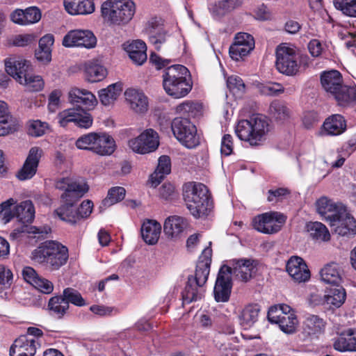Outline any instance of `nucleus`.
Wrapping results in <instances>:
<instances>
[{
  "label": "nucleus",
  "instance_id": "f257e3e1",
  "mask_svg": "<svg viewBox=\"0 0 356 356\" xmlns=\"http://www.w3.org/2000/svg\"><path fill=\"white\" fill-rule=\"evenodd\" d=\"M56 188L63 191L61 198L64 204L55 210V214L63 221L75 223L77 218L74 203L88 191V186L83 181L64 177L56 181Z\"/></svg>",
  "mask_w": 356,
  "mask_h": 356
},
{
  "label": "nucleus",
  "instance_id": "f03ea898",
  "mask_svg": "<svg viewBox=\"0 0 356 356\" xmlns=\"http://www.w3.org/2000/svg\"><path fill=\"white\" fill-rule=\"evenodd\" d=\"M270 131L269 120L261 114H254L248 119L239 120L235 127L237 137L252 147L263 145Z\"/></svg>",
  "mask_w": 356,
  "mask_h": 356
},
{
  "label": "nucleus",
  "instance_id": "7ed1b4c3",
  "mask_svg": "<svg viewBox=\"0 0 356 356\" xmlns=\"http://www.w3.org/2000/svg\"><path fill=\"white\" fill-rule=\"evenodd\" d=\"M183 195L190 213L196 218L207 217L213 202L207 187L198 182H188L183 186Z\"/></svg>",
  "mask_w": 356,
  "mask_h": 356
},
{
  "label": "nucleus",
  "instance_id": "20e7f679",
  "mask_svg": "<svg viewBox=\"0 0 356 356\" xmlns=\"http://www.w3.org/2000/svg\"><path fill=\"white\" fill-rule=\"evenodd\" d=\"M188 70L181 65L166 68L163 74V86L166 93L175 98L186 96L192 89Z\"/></svg>",
  "mask_w": 356,
  "mask_h": 356
},
{
  "label": "nucleus",
  "instance_id": "39448f33",
  "mask_svg": "<svg viewBox=\"0 0 356 356\" xmlns=\"http://www.w3.org/2000/svg\"><path fill=\"white\" fill-rule=\"evenodd\" d=\"M68 249L61 243L49 241L43 243L32 252L35 261L45 264L52 270H58L68 259Z\"/></svg>",
  "mask_w": 356,
  "mask_h": 356
},
{
  "label": "nucleus",
  "instance_id": "423d86ee",
  "mask_svg": "<svg viewBox=\"0 0 356 356\" xmlns=\"http://www.w3.org/2000/svg\"><path fill=\"white\" fill-rule=\"evenodd\" d=\"M323 88L332 94L338 104L348 106L356 102V87L342 85V76L337 70L324 72L321 76Z\"/></svg>",
  "mask_w": 356,
  "mask_h": 356
},
{
  "label": "nucleus",
  "instance_id": "0eeeda50",
  "mask_svg": "<svg viewBox=\"0 0 356 356\" xmlns=\"http://www.w3.org/2000/svg\"><path fill=\"white\" fill-rule=\"evenodd\" d=\"M136 6L131 0H107L102 6V15L110 24L122 25L134 17Z\"/></svg>",
  "mask_w": 356,
  "mask_h": 356
},
{
  "label": "nucleus",
  "instance_id": "6e6552de",
  "mask_svg": "<svg viewBox=\"0 0 356 356\" xmlns=\"http://www.w3.org/2000/svg\"><path fill=\"white\" fill-rule=\"evenodd\" d=\"M277 70L282 74L293 76L300 70V56L296 47L290 44L282 43L278 45L275 51Z\"/></svg>",
  "mask_w": 356,
  "mask_h": 356
},
{
  "label": "nucleus",
  "instance_id": "1a4fd4ad",
  "mask_svg": "<svg viewBox=\"0 0 356 356\" xmlns=\"http://www.w3.org/2000/svg\"><path fill=\"white\" fill-rule=\"evenodd\" d=\"M210 272V267L207 264H197L194 275L188 278L187 284L182 293L184 303L189 304L200 299L203 295L202 287L207 281Z\"/></svg>",
  "mask_w": 356,
  "mask_h": 356
},
{
  "label": "nucleus",
  "instance_id": "9d476101",
  "mask_svg": "<svg viewBox=\"0 0 356 356\" xmlns=\"http://www.w3.org/2000/svg\"><path fill=\"white\" fill-rule=\"evenodd\" d=\"M175 138L185 147L191 149L199 144L196 127L187 118H176L171 123Z\"/></svg>",
  "mask_w": 356,
  "mask_h": 356
},
{
  "label": "nucleus",
  "instance_id": "9b49d317",
  "mask_svg": "<svg viewBox=\"0 0 356 356\" xmlns=\"http://www.w3.org/2000/svg\"><path fill=\"white\" fill-rule=\"evenodd\" d=\"M285 222L284 215L270 211L255 216L252 220V226L261 233L272 234L278 232Z\"/></svg>",
  "mask_w": 356,
  "mask_h": 356
},
{
  "label": "nucleus",
  "instance_id": "f8f14e48",
  "mask_svg": "<svg viewBox=\"0 0 356 356\" xmlns=\"http://www.w3.org/2000/svg\"><path fill=\"white\" fill-rule=\"evenodd\" d=\"M159 145V135L152 129H147L138 137L129 140V147L138 154H145L155 151Z\"/></svg>",
  "mask_w": 356,
  "mask_h": 356
},
{
  "label": "nucleus",
  "instance_id": "ddd939ff",
  "mask_svg": "<svg viewBox=\"0 0 356 356\" xmlns=\"http://www.w3.org/2000/svg\"><path fill=\"white\" fill-rule=\"evenodd\" d=\"M58 118L61 127H66L69 123L73 122L79 127L88 129L93 122L90 113L80 107L65 109L59 113Z\"/></svg>",
  "mask_w": 356,
  "mask_h": 356
},
{
  "label": "nucleus",
  "instance_id": "4468645a",
  "mask_svg": "<svg viewBox=\"0 0 356 356\" xmlns=\"http://www.w3.org/2000/svg\"><path fill=\"white\" fill-rule=\"evenodd\" d=\"M97 39L91 31L75 29L69 31L63 38V45L66 47H81L91 49L95 47Z\"/></svg>",
  "mask_w": 356,
  "mask_h": 356
},
{
  "label": "nucleus",
  "instance_id": "2eb2a0df",
  "mask_svg": "<svg viewBox=\"0 0 356 356\" xmlns=\"http://www.w3.org/2000/svg\"><path fill=\"white\" fill-rule=\"evenodd\" d=\"M254 38L247 33H238L230 46L229 53L232 59L236 61L243 60L254 49Z\"/></svg>",
  "mask_w": 356,
  "mask_h": 356
},
{
  "label": "nucleus",
  "instance_id": "dca6fc26",
  "mask_svg": "<svg viewBox=\"0 0 356 356\" xmlns=\"http://www.w3.org/2000/svg\"><path fill=\"white\" fill-rule=\"evenodd\" d=\"M316 212L321 217L330 223L335 222L338 215L345 213L346 207L340 202H335L325 196L318 198L315 202Z\"/></svg>",
  "mask_w": 356,
  "mask_h": 356
},
{
  "label": "nucleus",
  "instance_id": "f3484780",
  "mask_svg": "<svg viewBox=\"0 0 356 356\" xmlns=\"http://www.w3.org/2000/svg\"><path fill=\"white\" fill-rule=\"evenodd\" d=\"M229 270L228 267H222L219 270L213 289L216 302H225L229 299L232 287Z\"/></svg>",
  "mask_w": 356,
  "mask_h": 356
},
{
  "label": "nucleus",
  "instance_id": "a211bd4d",
  "mask_svg": "<svg viewBox=\"0 0 356 356\" xmlns=\"http://www.w3.org/2000/svg\"><path fill=\"white\" fill-rule=\"evenodd\" d=\"M188 226L186 218L179 216L168 217L163 224V232L166 238L172 241H178L184 235Z\"/></svg>",
  "mask_w": 356,
  "mask_h": 356
},
{
  "label": "nucleus",
  "instance_id": "6ab92c4d",
  "mask_svg": "<svg viewBox=\"0 0 356 356\" xmlns=\"http://www.w3.org/2000/svg\"><path fill=\"white\" fill-rule=\"evenodd\" d=\"M268 319L271 323L278 325L280 330L286 334L294 333L298 325V321L294 313L286 315L275 310H268Z\"/></svg>",
  "mask_w": 356,
  "mask_h": 356
},
{
  "label": "nucleus",
  "instance_id": "aec40b11",
  "mask_svg": "<svg viewBox=\"0 0 356 356\" xmlns=\"http://www.w3.org/2000/svg\"><path fill=\"white\" fill-rule=\"evenodd\" d=\"M39 341L27 335H22L16 339L10 349V356H34Z\"/></svg>",
  "mask_w": 356,
  "mask_h": 356
},
{
  "label": "nucleus",
  "instance_id": "412c9836",
  "mask_svg": "<svg viewBox=\"0 0 356 356\" xmlns=\"http://www.w3.org/2000/svg\"><path fill=\"white\" fill-rule=\"evenodd\" d=\"M124 97L130 109L138 114H144L149 109V99L140 90L128 88L124 92Z\"/></svg>",
  "mask_w": 356,
  "mask_h": 356
},
{
  "label": "nucleus",
  "instance_id": "4be33fe9",
  "mask_svg": "<svg viewBox=\"0 0 356 356\" xmlns=\"http://www.w3.org/2000/svg\"><path fill=\"white\" fill-rule=\"evenodd\" d=\"M286 268L289 275L298 283L305 282L310 278V270L305 261L300 257H291L286 263Z\"/></svg>",
  "mask_w": 356,
  "mask_h": 356
},
{
  "label": "nucleus",
  "instance_id": "5701e85b",
  "mask_svg": "<svg viewBox=\"0 0 356 356\" xmlns=\"http://www.w3.org/2000/svg\"><path fill=\"white\" fill-rule=\"evenodd\" d=\"M43 151L39 147H33L29 149L24 163L18 173L20 180L29 179L35 175Z\"/></svg>",
  "mask_w": 356,
  "mask_h": 356
},
{
  "label": "nucleus",
  "instance_id": "b1692460",
  "mask_svg": "<svg viewBox=\"0 0 356 356\" xmlns=\"http://www.w3.org/2000/svg\"><path fill=\"white\" fill-rule=\"evenodd\" d=\"M229 265L223 267L229 268L230 275L233 273L243 281L250 280L255 272L256 262L250 259H232Z\"/></svg>",
  "mask_w": 356,
  "mask_h": 356
},
{
  "label": "nucleus",
  "instance_id": "393cba45",
  "mask_svg": "<svg viewBox=\"0 0 356 356\" xmlns=\"http://www.w3.org/2000/svg\"><path fill=\"white\" fill-rule=\"evenodd\" d=\"M346 129L344 118L339 114H334L325 119L321 126L319 135L322 136H336L343 134Z\"/></svg>",
  "mask_w": 356,
  "mask_h": 356
},
{
  "label": "nucleus",
  "instance_id": "a878e982",
  "mask_svg": "<svg viewBox=\"0 0 356 356\" xmlns=\"http://www.w3.org/2000/svg\"><path fill=\"white\" fill-rule=\"evenodd\" d=\"M330 225L334 227V232L341 236H354L356 234V221L345 209V213L338 215Z\"/></svg>",
  "mask_w": 356,
  "mask_h": 356
},
{
  "label": "nucleus",
  "instance_id": "bb28decb",
  "mask_svg": "<svg viewBox=\"0 0 356 356\" xmlns=\"http://www.w3.org/2000/svg\"><path fill=\"white\" fill-rule=\"evenodd\" d=\"M69 100L72 104H81L88 111L93 110L98 103L93 93L78 88H72L69 92Z\"/></svg>",
  "mask_w": 356,
  "mask_h": 356
},
{
  "label": "nucleus",
  "instance_id": "cd10ccee",
  "mask_svg": "<svg viewBox=\"0 0 356 356\" xmlns=\"http://www.w3.org/2000/svg\"><path fill=\"white\" fill-rule=\"evenodd\" d=\"M325 321L318 315L308 314L302 323V332L309 337H318L325 330Z\"/></svg>",
  "mask_w": 356,
  "mask_h": 356
},
{
  "label": "nucleus",
  "instance_id": "c85d7f7f",
  "mask_svg": "<svg viewBox=\"0 0 356 356\" xmlns=\"http://www.w3.org/2000/svg\"><path fill=\"white\" fill-rule=\"evenodd\" d=\"M29 62L20 57L11 56L5 60L6 72L17 82L19 77H23L24 74L29 70Z\"/></svg>",
  "mask_w": 356,
  "mask_h": 356
},
{
  "label": "nucleus",
  "instance_id": "c756f323",
  "mask_svg": "<svg viewBox=\"0 0 356 356\" xmlns=\"http://www.w3.org/2000/svg\"><path fill=\"white\" fill-rule=\"evenodd\" d=\"M64 6L72 15H88L95 11L94 0H64Z\"/></svg>",
  "mask_w": 356,
  "mask_h": 356
},
{
  "label": "nucleus",
  "instance_id": "7c9ffc66",
  "mask_svg": "<svg viewBox=\"0 0 356 356\" xmlns=\"http://www.w3.org/2000/svg\"><path fill=\"white\" fill-rule=\"evenodd\" d=\"M335 350L346 351H356V328H350L341 333L334 342Z\"/></svg>",
  "mask_w": 356,
  "mask_h": 356
},
{
  "label": "nucleus",
  "instance_id": "2f4dec72",
  "mask_svg": "<svg viewBox=\"0 0 356 356\" xmlns=\"http://www.w3.org/2000/svg\"><path fill=\"white\" fill-rule=\"evenodd\" d=\"M161 233V225L155 220H146L141 227L143 239L149 245L156 244Z\"/></svg>",
  "mask_w": 356,
  "mask_h": 356
},
{
  "label": "nucleus",
  "instance_id": "473e14b6",
  "mask_svg": "<svg viewBox=\"0 0 356 356\" xmlns=\"http://www.w3.org/2000/svg\"><path fill=\"white\" fill-rule=\"evenodd\" d=\"M124 50L136 64L140 65L147 60V47L142 40H134L124 44Z\"/></svg>",
  "mask_w": 356,
  "mask_h": 356
},
{
  "label": "nucleus",
  "instance_id": "72a5a7b5",
  "mask_svg": "<svg viewBox=\"0 0 356 356\" xmlns=\"http://www.w3.org/2000/svg\"><path fill=\"white\" fill-rule=\"evenodd\" d=\"M259 312V306L257 304L245 305L238 315L241 326L244 330H248L252 327L258 320Z\"/></svg>",
  "mask_w": 356,
  "mask_h": 356
},
{
  "label": "nucleus",
  "instance_id": "f704fd0d",
  "mask_svg": "<svg viewBox=\"0 0 356 356\" xmlns=\"http://www.w3.org/2000/svg\"><path fill=\"white\" fill-rule=\"evenodd\" d=\"M171 171V161L168 156L163 155L159 157L158 165L155 171L151 175L149 184L152 187H156L163 179L165 175Z\"/></svg>",
  "mask_w": 356,
  "mask_h": 356
},
{
  "label": "nucleus",
  "instance_id": "c9c22d12",
  "mask_svg": "<svg viewBox=\"0 0 356 356\" xmlns=\"http://www.w3.org/2000/svg\"><path fill=\"white\" fill-rule=\"evenodd\" d=\"M107 75V70L97 60L88 62L85 65V77L90 83L104 80Z\"/></svg>",
  "mask_w": 356,
  "mask_h": 356
},
{
  "label": "nucleus",
  "instance_id": "e433bc0d",
  "mask_svg": "<svg viewBox=\"0 0 356 356\" xmlns=\"http://www.w3.org/2000/svg\"><path fill=\"white\" fill-rule=\"evenodd\" d=\"M115 149L113 138L106 133H97L94 153L101 155H111Z\"/></svg>",
  "mask_w": 356,
  "mask_h": 356
},
{
  "label": "nucleus",
  "instance_id": "4c0bfd02",
  "mask_svg": "<svg viewBox=\"0 0 356 356\" xmlns=\"http://www.w3.org/2000/svg\"><path fill=\"white\" fill-rule=\"evenodd\" d=\"M122 90V84L117 82L109 85L98 92L100 102L104 106H109L114 103Z\"/></svg>",
  "mask_w": 356,
  "mask_h": 356
},
{
  "label": "nucleus",
  "instance_id": "58836bf2",
  "mask_svg": "<svg viewBox=\"0 0 356 356\" xmlns=\"http://www.w3.org/2000/svg\"><path fill=\"white\" fill-rule=\"evenodd\" d=\"M54 38L51 34L44 35L39 41V48L35 52V57L38 60L49 62L51 57V47Z\"/></svg>",
  "mask_w": 356,
  "mask_h": 356
},
{
  "label": "nucleus",
  "instance_id": "ea45409f",
  "mask_svg": "<svg viewBox=\"0 0 356 356\" xmlns=\"http://www.w3.org/2000/svg\"><path fill=\"white\" fill-rule=\"evenodd\" d=\"M309 236L318 241L326 242L330 239V234L325 225L320 222H309L306 225Z\"/></svg>",
  "mask_w": 356,
  "mask_h": 356
},
{
  "label": "nucleus",
  "instance_id": "a19ab883",
  "mask_svg": "<svg viewBox=\"0 0 356 356\" xmlns=\"http://www.w3.org/2000/svg\"><path fill=\"white\" fill-rule=\"evenodd\" d=\"M15 217L22 223H29L35 217V209L31 201L26 200L15 207Z\"/></svg>",
  "mask_w": 356,
  "mask_h": 356
},
{
  "label": "nucleus",
  "instance_id": "79ce46f5",
  "mask_svg": "<svg viewBox=\"0 0 356 356\" xmlns=\"http://www.w3.org/2000/svg\"><path fill=\"white\" fill-rule=\"evenodd\" d=\"M202 105L198 102L185 101L175 108L177 114L186 118H196L202 113Z\"/></svg>",
  "mask_w": 356,
  "mask_h": 356
},
{
  "label": "nucleus",
  "instance_id": "37998d69",
  "mask_svg": "<svg viewBox=\"0 0 356 356\" xmlns=\"http://www.w3.org/2000/svg\"><path fill=\"white\" fill-rule=\"evenodd\" d=\"M18 83L23 85L26 89L31 92H38L43 89L44 82L42 78L29 72L24 74L23 77H19Z\"/></svg>",
  "mask_w": 356,
  "mask_h": 356
},
{
  "label": "nucleus",
  "instance_id": "c03bdc74",
  "mask_svg": "<svg viewBox=\"0 0 356 356\" xmlns=\"http://www.w3.org/2000/svg\"><path fill=\"white\" fill-rule=\"evenodd\" d=\"M269 114L275 120L284 122L291 116V111L285 103L280 100H274L269 107Z\"/></svg>",
  "mask_w": 356,
  "mask_h": 356
},
{
  "label": "nucleus",
  "instance_id": "a18cd8bd",
  "mask_svg": "<svg viewBox=\"0 0 356 356\" xmlns=\"http://www.w3.org/2000/svg\"><path fill=\"white\" fill-rule=\"evenodd\" d=\"M320 276L322 282L330 284H338L341 280L338 266L335 263L326 264L321 270Z\"/></svg>",
  "mask_w": 356,
  "mask_h": 356
},
{
  "label": "nucleus",
  "instance_id": "49530a36",
  "mask_svg": "<svg viewBox=\"0 0 356 356\" xmlns=\"http://www.w3.org/2000/svg\"><path fill=\"white\" fill-rule=\"evenodd\" d=\"M346 298L345 289L341 286H337L330 289L325 294V304L338 308L344 303Z\"/></svg>",
  "mask_w": 356,
  "mask_h": 356
},
{
  "label": "nucleus",
  "instance_id": "de8ad7c7",
  "mask_svg": "<svg viewBox=\"0 0 356 356\" xmlns=\"http://www.w3.org/2000/svg\"><path fill=\"white\" fill-rule=\"evenodd\" d=\"M48 308L51 315L60 318L68 310L69 305L63 296H54L49 300Z\"/></svg>",
  "mask_w": 356,
  "mask_h": 356
},
{
  "label": "nucleus",
  "instance_id": "09e8293b",
  "mask_svg": "<svg viewBox=\"0 0 356 356\" xmlns=\"http://www.w3.org/2000/svg\"><path fill=\"white\" fill-rule=\"evenodd\" d=\"M97 133L90 132L80 136L75 143L76 147L79 149L89 150L94 152Z\"/></svg>",
  "mask_w": 356,
  "mask_h": 356
},
{
  "label": "nucleus",
  "instance_id": "8fccbe9b",
  "mask_svg": "<svg viewBox=\"0 0 356 356\" xmlns=\"http://www.w3.org/2000/svg\"><path fill=\"white\" fill-rule=\"evenodd\" d=\"M62 296L68 305L70 303L77 307H83L87 305L81 294L74 289H65Z\"/></svg>",
  "mask_w": 356,
  "mask_h": 356
},
{
  "label": "nucleus",
  "instance_id": "3c124183",
  "mask_svg": "<svg viewBox=\"0 0 356 356\" xmlns=\"http://www.w3.org/2000/svg\"><path fill=\"white\" fill-rule=\"evenodd\" d=\"M49 129V126L46 122L35 120H30L28 122V134L33 137H40L43 136Z\"/></svg>",
  "mask_w": 356,
  "mask_h": 356
},
{
  "label": "nucleus",
  "instance_id": "603ef678",
  "mask_svg": "<svg viewBox=\"0 0 356 356\" xmlns=\"http://www.w3.org/2000/svg\"><path fill=\"white\" fill-rule=\"evenodd\" d=\"M259 92L267 96H277L284 92V88L282 84L276 82H268L258 85Z\"/></svg>",
  "mask_w": 356,
  "mask_h": 356
},
{
  "label": "nucleus",
  "instance_id": "864d4df0",
  "mask_svg": "<svg viewBox=\"0 0 356 356\" xmlns=\"http://www.w3.org/2000/svg\"><path fill=\"white\" fill-rule=\"evenodd\" d=\"M126 191L123 187L116 186L111 188L108 193L107 197L103 201L104 206H110L118 203L124 198Z\"/></svg>",
  "mask_w": 356,
  "mask_h": 356
},
{
  "label": "nucleus",
  "instance_id": "5fc2aeb1",
  "mask_svg": "<svg viewBox=\"0 0 356 356\" xmlns=\"http://www.w3.org/2000/svg\"><path fill=\"white\" fill-rule=\"evenodd\" d=\"M335 7L350 17H356V0H334Z\"/></svg>",
  "mask_w": 356,
  "mask_h": 356
},
{
  "label": "nucleus",
  "instance_id": "6e6d98bb",
  "mask_svg": "<svg viewBox=\"0 0 356 356\" xmlns=\"http://www.w3.org/2000/svg\"><path fill=\"white\" fill-rule=\"evenodd\" d=\"M15 203V201L13 198H10L1 203L0 205V216L4 223H8L13 218L15 217V210L13 211L11 209V207Z\"/></svg>",
  "mask_w": 356,
  "mask_h": 356
},
{
  "label": "nucleus",
  "instance_id": "4d7b16f0",
  "mask_svg": "<svg viewBox=\"0 0 356 356\" xmlns=\"http://www.w3.org/2000/svg\"><path fill=\"white\" fill-rule=\"evenodd\" d=\"M227 88L233 93H242L245 90L243 81L237 75H232L227 79Z\"/></svg>",
  "mask_w": 356,
  "mask_h": 356
},
{
  "label": "nucleus",
  "instance_id": "13d9d810",
  "mask_svg": "<svg viewBox=\"0 0 356 356\" xmlns=\"http://www.w3.org/2000/svg\"><path fill=\"white\" fill-rule=\"evenodd\" d=\"M24 12V26L35 24L41 19L40 10L36 7L27 8Z\"/></svg>",
  "mask_w": 356,
  "mask_h": 356
},
{
  "label": "nucleus",
  "instance_id": "bf43d9fd",
  "mask_svg": "<svg viewBox=\"0 0 356 356\" xmlns=\"http://www.w3.org/2000/svg\"><path fill=\"white\" fill-rule=\"evenodd\" d=\"M209 10L213 17L216 19L223 16L229 12L226 2H223L222 0L210 3Z\"/></svg>",
  "mask_w": 356,
  "mask_h": 356
},
{
  "label": "nucleus",
  "instance_id": "052dcab7",
  "mask_svg": "<svg viewBox=\"0 0 356 356\" xmlns=\"http://www.w3.org/2000/svg\"><path fill=\"white\" fill-rule=\"evenodd\" d=\"M13 273L5 266L0 265V289H5L12 284Z\"/></svg>",
  "mask_w": 356,
  "mask_h": 356
},
{
  "label": "nucleus",
  "instance_id": "680f3d73",
  "mask_svg": "<svg viewBox=\"0 0 356 356\" xmlns=\"http://www.w3.org/2000/svg\"><path fill=\"white\" fill-rule=\"evenodd\" d=\"M33 286L42 293L46 294L51 293L54 289V285L51 282L41 277L38 278Z\"/></svg>",
  "mask_w": 356,
  "mask_h": 356
},
{
  "label": "nucleus",
  "instance_id": "e2e57ef3",
  "mask_svg": "<svg viewBox=\"0 0 356 356\" xmlns=\"http://www.w3.org/2000/svg\"><path fill=\"white\" fill-rule=\"evenodd\" d=\"M93 203L90 200L83 201L76 210L77 220L80 218L88 217L92 213Z\"/></svg>",
  "mask_w": 356,
  "mask_h": 356
},
{
  "label": "nucleus",
  "instance_id": "0e129e2a",
  "mask_svg": "<svg viewBox=\"0 0 356 356\" xmlns=\"http://www.w3.org/2000/svg\"><path fill=\"white\" fill-rule=\"evenodd\" d=\"M90 310L95 314L101 316H111L118 312L117 309L115 307L97 305L91 306Z\"/></svg>",
  "mask_w": 356,
  "mask_h": 356
},
{
  "label": "nucleus",
  "instance_id": "69168bd1",
  "mask_svg": "<svg viewBox=\"0 0 356 356\" xmlns=\"http://www.w3.org/2000/svg\"><path fill=\"white\" fill-rule=\"evenodd\" d=\"M61 91L58 90H53L49 96L48 108L49 111L54 113L59 107Z\"/></svg>",
  "mask_w": 356,
  "mask_h": 356
},
{
  "label": "nucleus",
  "instance_id": "338daca9",
  "mask_svg": "<svg viewBox=\"0 0 356 356\" xmlns=\"http://www.w3.org/2000/svg\"><path fill=\"white\" fill-rule=\"evenodd\" d=\"M149 38L150 42L155 46L156 49H159L160 45L166 40L165 33L162 28L154 32V33L152 32L151 35H149Z\"/></svg>",
  "mask_w": 356,
  "mask_h": 356
},
{
  "label": "nucleus",
  "instance_id": "774afa93",
  "mask_svg": "<svg viewBox=\"0 0 356 356\" xmlns=\"http://www.w3.org/2000/svg\"><path fill=\"white\" fill-rule=\"evenodd\" d=\"M309 303L312 306H318L325 304V295H323L319 290L314 289L309 293Z\"/></svg>",
  "mask_w": 356,
  "mask_h": 356
}]
</instances>
